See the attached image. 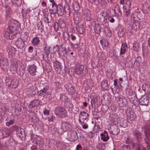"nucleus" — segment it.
Returning a JSON list of instances; mask_svg holds the SVG:
<instances>
[{"label":"nucleus","mask_w":150,"mask_h":150,"mask_svg":"<svg viewBox=\"0 0 150 150\" xmlns=\"http://www.w3.org/2000/svg\"><path fill=\"white\" fill-rule=\"evenodd\" d=\"M76 17V16L75 15L74 20L76 26V30L79 33L81 34H83L85 32L84 27L80 22V18H78Z\"/></svg>","instance_id":"obj_3"},{"label":"nucleus","mask_w":150,"mask_h":150,"mask_svg":"<svg viewBox=\"0 0 150 150\" xmlns=\"http://www.w3.org/2000/svg\"><path fill=\"white\" fill-rule=\"evenodd\" d=\"M39 104V100L35 99L31 101L28 106L30 108H32L37 107Z\"/></svg>","instance_id":"obj_18"},{"label":"nucleus","mask_w":150,"mask_h":150,"mask_svg":"<svg viewBox=\"0 0 150 150\" xmlns=\"http://www.w3.org/2000/svg\"><path fill=\"white\" fill-rule=\"evenodd\" d=\"M119 100L118 101L119 105L121 107H125L127 104V100L125 97H122L119 98Z\"/></svg>","instance_id":"obj_10"},{"label":"nucleus","mask_w":150,"mask_h":150,"mask_svg":"<svg viewBox=\"0 0 150 150\" xmlns=\"http://www.w3.org/2000/svg\"><path fill=\"white\" fill-rule=\"evenodd\" d=\"M54 113L57 116L64 118L67 116V113L66 110L62 106H59L56 107Z\"/></svg>","instance_id":"obj_4"},{"label":"nucleus","mask_w":150,"mask_h":150,"mask_svg":"<svg viewBox=\"0 0 150 150\" xmlns=\"http://www.w3.org/2000/svg\"><path fill=\"white\" fill-rule=\"evenodd\" d=\"M37 25L38 28V30H40L42 32L43 30V26L42 25V21H40L37 23Z\"/></svg>","instance_id":"obj_37"},{"label":"nucleus","mask_w":150,"mask_h":150,"mask_svg":"<svg viewBox=\"0 0 150 150\" xmlns=\"http://www.w3.org/2000/svg\"><path fill=\"white\" fill-rule=\"evenodd\" d=\"M101 29V25L99 24L95 25L94 28V30L96 33L97 34H99Z\"/></svg>","instance_id":"obj_28"},{"label":"nucleus","mask_w":150,"mask_h":150,"mask_svg":"<svg viewBox=\"0 0 150 150\" xmlns=\"http://www.w3.org/2000/svg\"><path fill=\"white\" fill-rule=\"evenodd\" d=\"M100 42L101 44L104 46H106L108 44V41L107 40H100Z\"/></svg>","instance_id":"obj_50"},{"label":"nucleus","mask_w":150,"mask_h":150,"mask_svg":"<svg viewBox=\"0 0 150 150\" xmlns=\"http://www.w3.org/2000/svg\"><path fill=\"white\" fill-rule=\"evenodd\" d=\"M86 83L87 85L89 87H91L92 86V81L91 79H88L86 80Z\"/></svg>","instance_id":"obj_54"},{"label":"nucleus","mask_w":150,"mask_h":150,"mask_svg":"<svg viewBox=\"0 0 150 150\" xmlns=\"http://www.w3.org/2000/svg\"><path fill=\"white\" fill-rule=\"evenodd\" d=\"M15 122V120H11L9 121L8 122L6 123V125L8 127L10 126L11 125L13 124Z\"/></svg>","instance_id":"obj_53"},{"label":"nucleus","mask_w":150,"mask_h":150,"mask_svg":"<svg viewBox=\"0 0 150 150\" xmlns=\"http://www.w3.org/2000/svg\"><path fill=\"white\" fill-rule=\"evenodd\" d=\"M57 9V6L56 4L50 5L49 7V9L50 11L53 13H56Z\"/></svg>","instance_id":"obj_27"},{"label":"nucleus","mask_w":150,"mask_h":150,"mask_svg":"<svg viewBox=\"0 0 150 150\" xmlns=\"http://www.w3.org/2000/svg\"><path fill=\"white\" fill-rule=\"evenodd\" d=\"M50 16H48V15L46 16L45 15H44L43 16V21L46 23H49L50 22V21L49 19V17Z\"/></svg>","instance_id":"obj_44"},{"label":"nucleus","mask_w":150,"mask_h":150,"mask_svg":"<svg viewBox=\"0 0 150 150\" xmlns=\"http://www.w3.org/2000/svg\"><path fill=\"white\" fill-rule=\"evenodd\" d=\"M113 10L115 14H118L119 13H120L121 12V11L120 8V7L117 5L115 6L114 9H113Z\"/></svg>","instance_id":"obj_41"},{"label":"nucleus","mask_w":150,"mask_h":150,"mask_svg":"<svg viewBox=\"0 0 150 150\" xmlns=\"http://www.w3.org/2000/svg\"><path fill=\"white\" fill-rule=\"evenodd\" d=\"M131 3L130 0H125V6H123V7H130Z\"/></svg>","instance_id":"obj_48"},{"label":"nucleus","mask_w":150,"mask_h":150,"mask_svg":"<svg viewBox=\"0 0 150 150\" xmlns=\"http://www.w3.org/2000/svg\"><path fill=\"white\" fill-rule=\"evenodd\" d=\"M61 83L59 82H54V85L55 88L59 89L61 87Z\"/></svg>","instance_id":"obj_46"},{"label":"nucleus","mask_w":150,"mask_h":150,"mask_svg":"<svg viewBox=\"0 0 150 150\" xmlns=\"http://www.w3.org/2000/svg\"><path fill=\"white\" fill-rule=\"evenodd\" d=\"M68 136L70 140L72 142L75 141L78 138L77 133L75 131L70 132Z\"/></svg>","instance_id":"obj_11"},{"label":"nucleus","mask_w":150,"mask_h":150,"mask_svg":"<svg viewBox=\"0 0 150 150\" xmlns=\"http://www.w3.org/2000/svg\"><path fill=\"white\" fill-rule=\"evenodd\" d=\"M82 126V127L83 129H86L88 127V125L86 123L81 124Z\"/></svg>","instance_id":"obj_61"},{"label":"nucleus","mask_w":150,"mask_h":150,"mask_svg":"<svg viewBox=\"0 0 150 150\" xmlns=\"http://www.w3.org/2000/svg\"><path fill=\"white\" fill-rule=\"evenodd\" d=\"M97 147L99 150H104L105 148V145L104 144L99 143Z\"/></svg>","instance_id":"obj_45"},{"label":"nucleus","mask_w":150,"mask_h":150,"mask_svg":"<svg viewBox=\"0 0 150 150\" xmlns=\"http://www.w3.org/2000/svg\"><path fill=\"white\" fill-rule=\"evenodd\" d=\"M143 9L146 12L148 13L150 11V5L147 3H145L143 6Z\"/></svg>","instance_id":"obj_32"},{"label":"nucleus","mask_w":150,"mask_h":150,"mask_svg":"<svg viewBox=\"0 0 150 150\" xmlns=\"http://www.w3.org/2000/svg\"><path fill=\"white\" fill-rule=\"evenodd\" d=\"M17 30V26L16 24L9 26L5 30L4 36L8 39H12L16 35V31Z\"/></svg>","instance_id":"obj_1"},{"label":"nucleus","mask_w":150,"mask_h":150,"mask_svg":"<svg viewBox=\"0 0 150 150\" xmlns=\"http://www.w3.org/2000/svg\"><path fill=\"white\" fill-rule=\"evenodd\" d=\"M131 19L133 20V22H140L139 19L138 18L137 14L136 13H133L132 15Z\"/></svg>","instance_id":"obj_29"},{"label":"nucleus","mask_w":150,"mask_h":150,"mask_svg":"<svg viewBox=\"0 0 150 150\" xmlns=\"http://www.w3.org/2000/svg\"><path fill=\"white\" fill-rule=\"evenodd\" d=\"M71 124L70 123L64 122H62V124L61 129L63 130V131L66 132L71 128Z\"/></svg>","instance_id":"obj_15"},{"label":"nucleus","mask_w":150,"mask_h":150,"mask_svg":"<svg viewBox=\"0 0 150 150\" xmlns=\"http://www.w3.org/2000/svg\"><path fill=\"white\" fill-rule=\"evenodd\" d=\"M76 34L75 33H71L70 36L68 33L65 32L63 33V38L65 40H69L70 37L71 38V40L73 41H75L76 39Z\"/></svg>","instance_id":"obj_9"},{"label":"nucleus","mask_w":150,"mask_h":150,"mask_svg":"<svg viewBox=\"0 0 150 150\" xmlns=\"http://www.w3.org/2000/svg\"><path fill=\"white\" fill-rule=\"evenodd\" d=\"M101 85L103 90H108L109 89V85L107 79H105L101 83Z\"/></svg>","instance_id":"obj_16"},{"label":"nucleus","mask_w":150,"mask_h":150,"mask_svg":"<svg viewBox=\"0 0 150 150\" xmlns=\"http://www.w3.org/2000/svg\"><path fill=\"white\" fill-rule=\"evenodd\" d=\"M36 69V67L34 64H33L31 65L29 67L28 71L30 74L33 76L35 74Z\"/></svg>","instance_id":"obj_19"},{"label":"nucleus","mask_w":150,"mask_h":150,"mask_svg":"<svg viewBox=\"0 0 150 150\" xmlns=\"http://www.w3.org/2000/svg\"><path fill=\"white\" fill-rule=\"evenodd\" d=\"M16 45L19 48H22L24 45V42L23 40L19 38L15 42Z\"/></svg>","instance_id":"obj_21"},{"label":"nucleus","mask_w":150,"mask_h":150,"mask_svg":"<svg viewBox=\"0 0 150 150\" xmlns=\"http://www.w3.org/2000/svg\"><path fill=\"white\" fill-rule=\"evenodd\" d=\"M149 103V98L147 97L143 96L140 100V103L142 105H148Z\"/></svg>","instance_id":"obj_17"},{"label":"nucleus","mask_w":150,"mask_h":150,"mask_svg":"<svg viewBox=\"0 0 150 150\" xmlns=\"http://www.w3.org/2000/svg\"><path fill=\"white\" fill-rule=\"evenodd\" d=\"M103 14V13H101L98 15L97 16V20L98 21L100 22L104 19V16Z\"/></svg>","instance_id":"obj_47"},{"label":"nucleus","mask_w":150,"mask_h":150,"mask_svg":"<svg viewBox=\"0 0 150 150\" xmlns=\"http://www.w3.org/2000/svg\"><path fill=\"white\" fill-rule=\"evenodd\" d=\"M6 85L10 88H16L18 85L17 80L14 78L11 79H7L6 80Z\"/></svg>","instance_id":"obj_5"},{"label":"nucleus","mask_w":150,"mask_h":150,"mask_svg":"<svg viewBox=\"0 0 150 150\" xmlns=\"http://www.w3.org/2000/svg\"><path fill=\"white\" fill-rule=\"evenodd\" d=\"M104 31L106 33L107 32H109L111 31L107 27H105L104 28Z\"/></svg>","instance_id":"obj_62"},{"label":"nucleus","mask_w":150,"mask_h":150,"mask_svg":"<svg viewBox=\"0 0 150 150\" xmlns=\"http://www.w3.org/2000/svg\"><path fill=\"white\" fill-rule=\"evenodd\" d=\"M137 15L138 16V18L139 19V21H143V20L144 18V16H143L140 13L137 14Z\"/></svg>","instance_id":"obj_59"},{"label":"nucleus","mask_w":150,"mask_h":150,"mask_svg":"<svg viewBox=\"0 0 150 150\" xmlns=\"http://www.w3.org/2000/svg\"><path fill=\"white\" fill-rule=\"evenodd\" d=\"M139 23L140 22H133L132 28L135 30L139 29Z\"/></svg>","instance_id":"obj_35"},{"label":"nucleus","mask_w":150,"mask_h":150,"mask_svg":"<svg viewBox=\"0 0 150 150\" xmlns=\"http://www.w3.org/2000/svg\"><path fill=\"white\" fill-rule=\"evenodd\" d=\"M100 135L101 136V139L103 141L107 142L110 138L108 136V132L105 131L103 133H100Z\"/></svg>","instance_id":"obj_20"},{"label":"nucleus","mask_w":150,"mask_h":150,"mask_svg":"<svg viewBox=\"0 0 150 150\" xmlns=\"http://www.w3.org/2000/svg\"><path fill=\"white\" fill-rule=\"evenodd\" d=\"M11 2L13 4L19 6L21 4L22 1L21 0H11Z\"/></svg>","instance_id":"obj_43"},{"label":"nucleus","mask_w":150,"mask_h":150,"mask_svg":"<svg viewBox=\"0 0 150 150\" xmlns=\"http://www.w3.org/2000/svg\"><path fill=\"white\" fill-rule=\"evenodd\" d=\"M10 13L9 12H6L5 18L7 20H8L10 18Z\"/></svg>","instance_id":"obj_60"},{"label":"nucleus","mask_w":150,"mask_h":150,"mask_svg":"<svg viewBox=\"0 0 150 150\" xmlns=\"http://www.w3.org/2000/svg\"><path fill=\"white\" fill-rule=\"evenodd\" d=\"M89 115L85 111L81 112L80 113L79 121L80 124H84V121L88 117Z\"/></svg>","instance_id":"obj_7"},{"label":"nucleus","mask_w":150,"mask_h":150,"mask_svg":"<svg viewBox=\"0 0 150 150\" xmlns=\"http://www.w3.org/2000/svg\"><path fill=\"white\" fill-rule=\"evenodd\" d=\"M133 134L135 138L139 141H141L142 139V134L138 130H134L133 131Z\"/></svg>","instance_id":"obj_13"},{"label":"nucleus","mask_w":150,"mask_h":150,"mask_svg":"<svg viewBox=\"0 0 150 150\" xmlns=\"http://www.w3.org/2000/svg\"><path fill=\"white\" fill-rule=\"evenodd\" d=\"M87 72L86 69H84L83 65L77 63L75 67V73L78 75L81 76L83 75L86 74Z\"/></svg>","instance_id":"obj_6"},{"label":"nucleus","mask_w":150,"mask_h":150,"mask_svg":"<svg viewBox=\"0 0 150 150\" xmlns=\"http://www.w3.org/2000/svg\"><path fill=\"white\" fill-rule=\"evenodd\" d=\"M132 148L135 150H141L140 145L138 144L135 142H132Z\"/></svg>","instance_id":"obj_31"},{"label":"nucleus","mask_w":150,"mask_h":150,"mask_svg":"<svg viewBox=\"0 0 150 150\" xmlns=\"http://www.w3.org/2000/svg\"><path fill=\"white\" fill-rule=\"evenodd\" d=\"M40 40L39 37L37 36L33 38L31 41V43L33 45L36 46L39 44Z\"/></svg>","instance_id":"obj_25"},{"label":"nucleus","mask_w":150,"mask_h":150,"mask_svg":"<svg viewBox=\"0 0 150 150\" xmlns=\"http://www.w3.org/2000/svg\"><path fill=\"white\" fill-rule=\"evenodd\" d=\"M64 13L65 12L66 16L67 17H69L70 16V7L68 4H65L63 8Z\"/></svg>","instance_id":"obj_22"},{"label":"nucleus","mask_w":150,"mask_h":150,"mask_svg":"<svg viewBox=\"0 0 150 150\" xmlns=\"http://www.w3.org/2000/svg\"><path fill=\"white\" fill-rule=\"evenodd\" d=\"M18 69L19 70L18 71V72L17 73L20 76H22L25 72V70L21 66L19 67Z\"/></svg>","instance_id":"obj_36"},{"label":"nucleus","mask_w":150,"mask_h":150,"mask_svg":"<svg viewBox=\"0 0 150 150\" xmlns=\"http://www.w3.org/2000/svg\"><path fill=\"white\" fill-rule=\"evenodd\" d=\"M49 88V87L47 86H46L45 87H44L43 89H42L40 91V93H45Z\"/></svg>","instance_id":"obj_55"},{"label":"nucleus","mask_w":150,"mask_h":150,"mask_svg":"<svg viewBox=\"0 0 150 150\" xmlns=\"http://www.w3.org/2000/svg\"><path fill=\"white\" fill-rule=\"evenodd\" d=\"M27 91L29 94L31 95H34L36 94L37 91V89L35 87L33 86L29 85L27 88Z\"/></svg>","instance_id":"obj_14"},{"label":"nucleus","mask_w":150,"mask_h":150,"mask_svg":"<svg viewBox=\"0 0 150 150\" xmlns=\"http://www.w3.org/2000/svg\"><path fill=\"white\" fill-rule=\"evenodd\" d=\"M142 88L146 93L150 94V86L149 85L146 83L144 84L142 86Z\"/></svg>","instance_id":"obj_26"},{"label":"nucleus","mask_w":150,"mask_h":150,"mask_svg":"<svg viewBox=\"0 0 150 150\" xmlns=\"http://www.w3.org/2000/svg\"><path fill=\"white\" fill-rule=\"evenodd\" d=\"M61 28H64L66 26V24L63 19H59L57 23Z\"/></svg>","instance_id":"obj_33"},{"label":"nucleus","mask_w":150,"mask_h":150,"mask_svg":"<svg viewBox=\"0 0 150 150\" xmlns=\"http://www.w3.org/2000/svg\"><path fill=\"white\" fill-rule=\"evenodd\" d=\"M130 146L127 145L122 146L120 148V150H130Z\"/></svg>","instance_id":"obj_51"},{"label":"nucleus","mask_w":150,"mask_h":150,"mask_svg":"<svg viewBox=\"0 0 150 150\" xmlns=\"http://www.w3.org/2000/svg\"><path fill=\"white\" fill-rule=\"evenodd\" d=\"M99 3L101 6L105 5L107 4L108 0H100Z\"/></svg>","instance_id":"obj_52"},{"label":"nucleus","mask_w":150,"mask_h":150,"mask_svg":"<svg viewBox=\"0 0 150 150\" xmlns=\"http://www.w3.org/2000/svg\"><path fill=\"white\" fill-rule=\"evenodd\" d=\"M127 51V50L125 49V47H121L120 49V55L124 54Z\"/></svg>","instance_id":"obj_57"},{"label":"nucleus","mask_w":150,"mask_h":150,"mask_svg":"<svg viewBox=\"0 0 150 150\" xmlns=\"http://www.w3.org/2000/svg\"><path fill=\"white\" fill-rule=\"evenodd\" d=\"M149 122V124L146 125L144 127V140L147 146L146 148H143V150H150V121Z\"/></svg>","instance_id":"obj_2"},{"label":"nucleus","mask_w":150,"mask_h":150,"mask_svg":"<svg viewBox=\"0 0 150 150\" xmlns=\"http://www.w3.org/2000/svg\"><path fill=\"white\" fill-rule=\"evenodd\" d=\"M86 17V19L87 21H89L90 20V17H91V12L88 10H86L85 11Z\"/></svg>","instance_id":"obj_40"},{"label":"nucleus","mask_w":150,"mask_h":150,"mask_svg":"<svg viewBox=\"0 0 150 150\" xmlns=\"http://www.w3.org/2000/svg\"><path fill=\"white\" fill-rule=\"evenodd\" d=\"M73 8L75 11H78L80 9V6L78 4L75 2L73 4Z\"/></svg>","instance_id":"obj_38"},{"label":"nucleus","mask_w":150,"mask_h":150,"mask_svg":"<svg viewBox=\"0 0 150 150\" xmlns=\"http://www.w3.org/2000/svg\"><path fill=\"white\" fill-rule=\"evenodd\" d=\"M64 86L66 90L69 92L71 91L73 92V90H74L72 84L70 83H68L65 84L64 85Z\"/></svg>","instance_id":"obj_30"},{"label":"nucleus","mask_w":150,"mask_h":150,"mask_svg":"<svg viewBox=\"0 0 150 150\" xmlns=\"http://www.w3.org/2000/svg\"><path fill=\"white\" fill-rule=\"evenodd\" d=\"M18 65L17 64H12L10 67V71L13 74H15L18 72Z\"/></svg>","instance_id":"obj_24"},{"label":"nucleus","mask_w":150,"mask_h":150,"mask_svg":"<svg viewBox=\"0 0 150 150\" xmlns=\"http://www.w3.org/2000/svg\"><path fill=\"white\" fill-rule=\"evenodd\" d=\"M127 120L129 123H132L136 117L135 114L133 112H128V113H127Z\"/></svg>","instance_id":"obj_12"},{"label":"nucleus","mask_w":150,"mask_h":150,"mask_svg":"<svg viewBox=\"0 0 150 150\" xmlns=\"http://www.w3.org/2000/svg\"><path fill=\"white\" fill-rule=\"evenodd\" d=\"M1 67L4 71H6L9 68V65L8 64H5L0 66Z\"/></svg>","instance_id":"obj_42"},{"label":"nucleus","mask_w":150,"mask_h":150,"mask_svg":"<svg viewBox=\"0 0 150 150\" xmlns=\"http://www.w3.org/2000/svg\"><path fill=\"white\" fill-rule=\"evenodd\" d=\"M129 100L132 103H135V100H136L137 98L136 97L135 95H133L132 96H130L129 97Z\"/></svg>","instance_id":"obj_49"},{"label":"nucleus","mask_w":150,"mask_h":150,"mask_svg":"<svg viewBox=\"0 0 150 150\" xmlns=\"http://www.w3.org/2000/svg\"><path fill=\"white\" fill-rule=\"evenodd\" d=\"M22 14L24 18H26V17L27 15V11L26 10L23 9L22 11Z\"/></svg>","instance_id":"obj_58"},{"label":"nucleus","mask_w":150,"mask_h":150,"mask_svg":"<svg viewBox=\"0 0 150 150\" xmlns=\"http://www.w3.org/2000/svg\"><path fill=\"white\" fill-rule=\"evenodd\" d=\"M130 7H123L124 12H125L126 11H130Z\"/></svg>","instance_id":"obj_63"},{"label":"nucleus","mask_w":150,"mask_h":150,"mask_svg":"<svg viewBox=\"0 0 150 150\" xmlns=\"http://www.w3.org/2000/svg\"><path fill=\"white\" fill-rule=\"evenodd\" d=\"M16 51V49L13 47L11 46L9 48V51L11 53H15Z\"/></svg>","instance_id":"obj_56"},{"label":"nucleus","mask_w":150,"mask_h":150,"mask_svg":"<svg viewBox=\"0 0 150 150\" xmlns=\"http://www.w3.org/2000/svg\"><path fill=\"white\" fill-rule=\"evenodd\" d=\"M8 60L6 59L4 57H2L0 60V66L4 64H8Z\"/></svg>","instance_id":"obj_39"},{"label":"nucleus","mask_w":150,"mask_h":150,"mask_svg":"<svg viewBox=\"0 0 150 150\" xmlns=\"http://www.w3.org/2000/svg\"><path fill=\"white\" fill-rule=\"evenodd\" d=\"M54 66L55 70L58 73H61V71H62V73H64L66 72L65 70H64V72L62 71L61 64L57 60L55 61L54 63Z\"/></svg>","instance_id":"obj_8"},{"label":"nucleus","mask_w":150,"mask_h":150,"mask_svg":"<svg viewBox=\"0 0 150 150\" xmlns=\"http://www.w3.org/2000/svg\"><path fill=\"white\" fill-rule=\"evenodd\" d=\"M59 16H62L64 13V11L63 7L60 5L57 6V9L56 12Z\"/></svg>","instance_id":"obj_23"},{"label":"nucleus","mask_w":150,"mask_h":150,"mask_svg":"<svg viewBox=\"0 0 150 150\" xmlns=\"http://www.w3.org/2000/svg\"><path fill=\"white\" fill-rule=\"evenodd\" d=\"M50 111L49 110H47L46 109H45L44 113L45 115L46 114L47 115H49Z\"/></svg>","instance_id":"obj_64"},{"label":"nucleus","mask_w":150,"mask_h":150,"mask_svg":"<svg viewBox=\"0 0 150 150\" xmlns=\"http://www.w3.org/2000/svg\"><path fill=\"white\" fill-rule=\"evenodd\" d=\"M23 131L24 130L23 129L18 128L17 129L16 133L20 137H23V134H24Z\"/></svg>","instance_id":"obj_34"}]
</instances>
